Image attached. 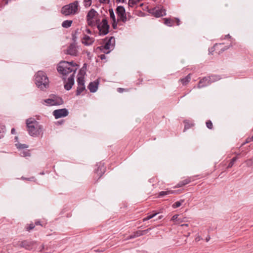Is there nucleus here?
Segmentation results:
<instances>
[{
	"mask_svg": "<svg viewBox=\"0 0 253 253\" xmlns=\"http://www.w3.org/2000/svg\"><path fill=\"white\" fill-rule=\"evenodd\" d=\"M219 79H220V78L218 76H216V75H211L209 77H205L204 78L202 79L200 81L198 87L199 88H201L202 87H204L206 86L207 85L206 84H202L203 83V82L205 81V82H210L211 83L213 82L217 81Z\"/></svg>",
	"mask_w": 253,
	"mask_h": 253,
	"instance_id": "9d476101",
	"label": "nucleus"
},
{
	"mask_svg": "<svg viewBox=\"0 0 253 253\" xmlns=\"http://www.w3.org/2000/svg\"><path fill=\"white\" fill-rule=\"evenodd\" d=\"M3 136V133H0V139H1Z\"/></svg>",
	"mask_w": 253,
	"mask_h": 253,
	"instance_id": "864d4df0",
	"label": "nucleus"
},
{
	"mask_svg": "<svg viewBox=\"0 0 253 253\" xmlns=\"http://www.w3.org/2000/svg\"><path fill=\"white\" fill-rule=\"evenodd\" d=\"M35 227V225L33 223H31L29 224V225L27 226L26 227V230L28 231H30V230L34 229Z\"/></svg>",
	"mask_w": 253,
	"mask_h": 253,
	"instance_id": "72a5a7b5",
	"label": "nucleus"
},
{
	"mask_svg": "<svg viewBox=\"0 0 253 253\" xmlns=\"http://www.w3.org/2000/svg\"><path fill=\"white\" fill-rule=\"evenodd\" d=\"M29 152L28 151H24L23 152V154H21V155L24 156H29Z\"/></svg>",
	"mask_w": 253,
	"mask_h": 253,
	"instance_id": "37998d69",
	"label": "nucleus"
},
{
	"mask_svg": "<svg viewBox=\"0 0 253 253\" xmlns=\"http://www.w3.org/2000/svg\"><path fill=\"white\" fill-rule=\"evenodd\" d=\"M78 2L75 1L68 5H66L61 8V12L65 16L74 15L78 11Z\"/></svg>",
	"mask_w": 253,
	"mask_h": 253,
	"instance_id": "20e7f679",
	"label": "nucleus"
},
{
	"mask_svg": "<svg viewBox=\"0 0 253 253\" xmlns=\"http://www.w3.org/2000/svg\"><path fill=\"white\" fill-rule=\"evenodd\" d=\"M126 0H116L117 2H125Z\"/></svg>",
	"mask_w": 253,
	"mask_h": 253,
	"instance_id": "de8ad7c7",
	"label": "nucleus"
},
{
	"mask_svg": "<svg viewBox=\"0 0 253 253\" xmlns=\"http://www.w3.org/2000/svg\"><path fill=\"white\" fill-rule=\"evenodd\" d=\"M65 53L71 56H77L78 55V50L76 45L75 44H71L67 48Z\"/></svg>",
	"mask_w": 253,
	"mask_h": 253,
	"instance_id": "2eb2a0df",
	"label": "nucleus"
},
{
	"mask_svg": "<svg viewBox=\"0 0 253 253\" xmlns=\"http://www.w3.org/2000/svg\"><path fill=\"white\" fill-rule=\"evenodd\" d=\"M201 237L198 235L195 238V241L196 242H198L201 240Z\"/></svg>",
	"mask_w": 253,
	"mask_h": 253,
	"instance_id": "79ce46f5",
	"label": "nucleus"
},
{
	"mask_svg": "<svg viewBox=\"0 0 253 253\" xmlns=\"http://www.w3.org/2000/svg\"><path fill=\"white\" fill-rule=\"evenodd\" d=\"M115 44V38L110 37L108 40L106 39L104 40V45L101 46L98 48L102 51V52L105 53H109L111 50L114 48Z\"/></svg>",
	"mask_w": 253,
	"mask_h": 253,
	"instance_id": "39448f33",
	"label": "nucleus"
},
{
	"mask_svg": "<svg viewBox=\"0 0 253 253\" xmlns=\"http://www.w3.org/2000/svg\"><path fill=\"white\" fill-rule=\"evenodd\" d=\"M210 237H207L206 239V242H209L210 240Z\"/></svg>",
	"mask_w": 253,
	"mask_h": 253,
	"instance_id": "603ef678",
	"label": "nucleus"
},
{
	"mask_svg": "<svg viewBox=\"0 0 253 253\" xmlns=\"http://www.w3.org/2000/svg\"><path fill=\"white\" fill-rule=\"evenodd\" d=\"M174 192L173 191H167L165 192H161L159 193V196L160 197H163L167 195L171 194H173Z\"/></svg>",
	"mask_w": 253,
	"mask_h": 253,
	"instance_id": "c85d7f7f",
	"label": "nucleus"
},
{
	"mask_svg": "<svg viewBox=\"0 0 253 253\" xmlns=\"http://www.w3.org/2000/svg\"><path fill=\"white\" fill-rule=\"evenodd\" d=\"M5 126L0 123V133H4L5 132Z\"/></svg>",
	"mask_w": 253,
	"mask_h": 253,
	"instance_id": "4c0bfd02",
	"label": "nucleus"
},
{
	"mask_svg": "<svg viewBox=\"0 0 253 253\" xmlns=\"http://www.w3.org/2000/svg\"><path fill=\"white\" fill-rule=\"evenodd\" d=\"M69 114V112L66 109L55 110L53 112V115L56 119L65 117Z\"/></svg>",
	"mask_w": 253,
	"mask_h": 253,
	"instance_id": "f8f14e48",
	"label": "nucleus"
},
{
	"mask_svg": "<svg viewBox=\"0 0 253 253\" xmlns=\"http://www.w3.org/2000/svg\"><path fill=\"white\" fill-rule=\"evenodd\" d=\"M103 1L106 2V1H109V0H102Z\"/></svg>",
	"mask_w": 253,
	"mask_h": 253,
	"instance_id": "13d9d810",
	"label": "nucleus"
},
{
	"mask_svg": "<svg viewBox=\"0 0 253 253\" xmlns=\"http://www.w3.org/2000/svg\"><path fill=\"white\" fill-rule=\"evenodd\" d=\"M162 218H163V216H162V215H161V216H160L158 217V219H162Z\"/></svg>",
	"mask_w": 253,
	"mask_h": 253,
	"instance_id": "6e6d98bb",
	"label": "nucleus"
},
{
	"mask_svg": "<svg viewBox=\"0 0 253 253\" xmlns=\"http://www.w3.org/2000/svg\"><path fill=\"white\" fill-rule=\"evenodd\" d=\"M98 14L97 12L94 9L89 10L87 14L86 20L87 24L90 26L93 27L99 21L98 19Z\"/></svg>",
	"mask_w": 253,
	"mask_h": 253,
	"instance_id": "423d86ee",
	"label": "nucleus"
},
{
	"mask_svg": "<svg viewBox=\"0 0 253 253\" xmlns=\"http://www.w3.org/2000/svg\"><path fill=\"white\" fill-rule=\"evenodd\" d=\"M185 217H180L178 214L174 215L171 219V220L174 222V224H179L185 221Z\"/></svg>",
	"mask_w": 253,
	"mask_h": 253,
	"instance_id": "412c9836",
	"label": "nucleus"
},
{
	"mask_svg": "<svg viewBox=\"0 0 253 253\" xmlns=\"http://www.w3.org/2000/svg\"><path fill=\"white\" fill-rule=\"evenodd\" d=\"M181 227H183V226H186V227H188V224H182L181 225Z\"/></svg>",
	"mask_w": 253,
	"mask_h": 253,
	"instance_id": "3c124183",
	"label": "nucleus"
},
{
	"mask_svg": "<svg viewBox=\"0 0 253 253\" xmlns=\"http://www.w3.org/2000/svg\"><path fill=\"white\" fill-rule=\"evenodd\" d=\"M149 12L156 17H160L166 15L165 10L158 7H155L149 10Z\"/></svg>",
	"mask_w": 253,
	"mask_h": 253,
	"instance_id": "ddd939ff",
	"label": "nucleus"
},
{
	"mask_svg": "<svg viewBox=\"0 0 253 253\" xmlns=\"http://www.w3.org/2000/svg\"><path fill=\"white\" fill-rule=\"evenodd\" d=\"M85 31H86V33H87L88 34H91V30L90 29H87V28L86 29Z\"/></svg>",
	"mask_w": 253,
	"mask_h": 253,
	"instance_id": "49530a36",
	"label": "nucleus"
},
{
	"mask_svg": "<svg viewBox=\"0 0 253 253\" xmlns=\"http://www.w3.org/2000/svg\"><path fill=\"white\" fill-rule=\"evenodd\" d=\"M252 141H253V140L252 139V137H249L246 139V143H249Z\"/></svg>",
	"mask_w": 253,
	"mask_h": 253,
	"instance_id": "c03bdc74",
	"label": "nucleus"
},
{
	"mask_svg": "<svg viewBox=\"0 0 253 253\" xmlns=\"http://www.w3.org/2000/svg\"><path fill=\"white\" fill-rule=\"evenodd\" d=\"M237 159H238V157H235L231 160H230V162L228 166H227V168H232L233 166L234 163L236 162V161Z\"/></svg>",
	"mask_w": 253,
	"mask_h": 253,
	"instance_id": "2f4dec72",
	"label": "nucleus"
},
{
	"mask_svg": "<svg viewBox=\"0 0 253 253\" xmlns=\"http://www.w3.org/2000/svg\"><path fill=\"white\" fill-rule=\"evenodd\" d=\"M191 181V177H188V178H187L186 179H185L184 180H183V181H182L183 184L184 185H186V184L189 183Z\"/></svg>",
	"mask_w": 253,
	"mask_h": 253,
	"instance_id": "c9c22d12",
	"label": "nucleus"
},
{
	"mask_svg": "<svg viewBox=\"0 0 253 253\" xmlns=\"http://www.w3.org/2000/svg\"><path fill=\"white\" fill-rule=\"evenodd\" d=\"M184 185L183 184L182 181H179L177 184L176 185V186L175 187V188H178V187H182V186H183Z\"/></svg>",
	"mask_w": 253,
	"mask_h": 253,
	"instance_id": "a19ab883",
	"label": "nucleus"
},
{
	"mask_svg": "<svg viewBox=\"0 0 253 253\" xmlns=\"http://www.w3.org/2000/svg\"><path fill=\"white\" fill-rule=\"evenodd\" d=\"M15 131V129L14 128H12V130H11V132H12V133L13 134L14 133V132Z\"/></svg>",
	"mask_w": 253,
	"mask_h": 253,
	"instance_id": "5fc2aeb1",
	"label": "nucleus"
},
{
	"mask_svg": "<svg viewBox=\"0 0 253 253\" xmlns=\"http://www.w3.org/2000/svg\"><path fill=\"white\" fill-rule=\"evenodd\" d=\"M43 248V246H42V249H41L40 251H42V250Z\"/></svg>",
	"mask_w": 253,
	"mask_h": 253,
	"instance_id": "bf43d9fd",
	"label": "nucleus"
},
{
	"mask_svg": "<svg viewBox=\"0 0 253 253\" xmlns=\"http://www.w3.org/2000/svg\"><path fill=\"white\" fill-rule=\"evenodd\" d=\"M72 23V21L71 20H65L63 22L62 24H61V25H62L63 27L67 28L70 27Z\"/></svg>",
	"mask_w": 253,
	"mask_h": 253,
	"instance_id": "a878e982",
	"label": "nucleus"
},
{
	"mask_svg": "<svg viewBox=\"0 0 253 253\" xmlns=\"http://www.w3.org/2000/svg\"><path fill=\"white\" fill-rule=\"evenodd\" d=\"M159 212H155V211L153 213L149 215H148L147 217H145L143 219V221L144 222L145 221H147L148 220L150 219L151 218H154L155 216H156Z\"/></svg>",
	"mask_w": 253,
	"mask_h": 253,
	"instance_id": "cd10ccee",
	"label": "nucleus"
},
{
	"mask_svg": "<svg viewBox=\"0 0 253 253\" xmlns=\"http://www.w3.org/2000/svg\"><path fill=\"white\" fill-rule=\"evenodd\" d=\"M16 146H17V148H18L19 149H25L28 147L27 145L26 144H16Z\"/></svg>",
	"mask_w": 253,
	"mask_h": 253,
	"instance_id": "e433bc0d",
	"label": "nucleus"
},
{
	"mask_svg": "<svg viewBox=\"0 0 253 253\" xmlns=\"http://www.w3.org/2000/svg\"><path fill=\"white\" fill-rule=\"evenodd\" d=\"M105 172V168L103 166H99L97 169L95 170V172L97 173L99 177L102 176Z\"/></svg>",
	"mask_w": 253,
	"mask_h": 253,
	"instance_id": "5701e85b",
	"label": "nucleus"
},
{
	"mask_svg": "<svg viewBox=\"0 0 253 253\" xmlns=\"http://www.w3.org/2000/svg\"><path fill=\"white\" fill-rule=\"evenodd\" d=\"M43 101L48 105H58L63 103V99L57 96H53L52 98L44 99Z\"/></svg>",
	"mask_w": 253,
	"mask_h": 253,
	"instance_id": "9b49d317",
	"label": "nucleus"
},
{
	"mask_svg": "<svg viewBox=\"0 0 253 253\" xmlns=\"http://www.w3.org/2000/svg\"><path fill=\"white\" fill-rule=\"evenodd\" d=\"M116 14L117 15V22H122L126 23L127 21L130 20V16H126V13L125 8L122 6H118L116 8Z\"/></svg>",
	"mask_w": 253,
	"mask_h": 253,
	"instance_id": "0eeeda50",
	"label": "nucleus"
},
{
	"mask_svg": "<svg viewBox=\"0 0 253 253\" xmlns=\"http://www.w3.org/2000/svg\"><path fill=\"white\" fill-rule=\"evenodd\" d=\"M189 235H190V233H189V232H188V234H187V235H186V237H188L189 236Z\"/></svg>",
	"mask_w": 253,
	"mask_h": 253,
	"instance_id": "4d7b16f0",
	"label": "nucleus"
},
{
	"mask_svg": "<svg viewBox=\"0 0 253 253\" xmlns=\"http://www.w3.org/2000/svg\"><path fill=\"white\" fill-rule=\"evenodd\" d=\"M109 12L110 14V17L112 19V21H113V27H114V28H116V27H117V23L118 22H117V19H116L113 9H109Z\"/></svg>",
	"mask_w": 253,
	"mask_h": 253,
	"instance_id": "aec40b11",
	"label": "nucleus"
},
{
	"mask_svg": "<svg viewBox=\"0 0 253 253\" xmlns=\"http://www.w3.org/2000/svg\"><path fill=\"white\" fill-rule=\"evenodd\" d=\"M190 79H191V76H190V74H189L188 75H187L185 77H184V78L180 79V81H181L182 84L186 85L189 82Z\"/></svg>",
	"mask_w": 253,
	"mask_h": 253,
	"instance_id": "b1692460",
	"label": "nucleus"
},
{
	"mask_svg": "<svg viewBox=\"0 0 253 253\" xmlns=\"http://www.w3.org/2000/svg\"><path fill=\"white\" fill-rule=\"evenodd\" d=\"M37 245V243L34 241H24L20 243L21 247L26 249L27 250H32L35 249V246Z\"/></svg>",
	"mask_w": 253,
	"mask_h": 253,
	"instance_id": "4468645a",
	"label": "nucleus"
},
{
	"mask_svg": "<svg viewBox=\"0 0 253 253\" xmlns=\"http://www.w3.org/2000/svg\"><path fill=\"white\" fill-rule=\"evenodd\" d=\"M78 69V65L74 62L61 61L58 66V71L63 75L67 76L70 74V76L74 77L76 70Z\"/></svg>",
	"mask_w": 253,
	"mask_h": 253,
	"instance_id": "f257e3e1",
	"label": "nucleus"
},
{
	"mask_svg": "<svg viewBox=\"0 0 253 253\" xmlns=\"http://www.w3.org/2000/svg\"><path fill=\"white\" fill-rule=\"evenodd\" d=\"M117 90L118 92H119V93H123L124 91H128V89H125V88H118L117 89Z\"/></svg>",
	"mask_w": 253,
	"mask_h": 253,
	"instance_id": "58836bf2",
	"label": "nucleus"
},
{
	"mask_svg": "<svg viewBox=\"0 0 253 253\" xmlns=\"http://www.w3.org/2000/svg\"><path fill=\"white\" fill-rule=\"evenodd\" d=\"M213 48V50H217L218 49H223V50H224L223 48V44L222 43H219V44H215V45L213 46L212 47ZM228 48H225V49H227Z\"/></svg>",
	"mask_w": 253,
	"mask_h": 253,
	"instance_id": "bb28decb",
	"label": "nucleus"
},
{
	"mask_svg": "<svg viewBox=\"0 0 253 253\" xmlns=\"http://www.w3.org/2000/svg\"><path fill=\"white\" fill-rule=\"evenodd\" d=\"M88 88L91 92H96L98 89V83L95 82L91 83L89 84Z\"/></svg>",
	"mask_w": 253,
	"mask_h": 253,
	"instance_id": "4be33fe9",
	"label": "nucleus"
},
{
	"mask_svg": "<svg viewBox=\"0 0 253 253\" xmlns=\"http://www.w3.org/2000/svg\"><path fill=\"white\" fill-rule=\"evenodd\" d=\"M82 41L83 44L86 45H90L93 43L94 40L93 38H90V37L85 35L82 38Z\"/></svg>",
	"mask_w": 253,
	"mask_h": 253,
	"instance_id": "a211bd4d",
	"label": "nucleus"
},
{
	"mask_svg": "<svg viewBox=\"0 0 253 253\" xmlns=\"http://www.w3.org/2000/svg\"><path fill=\"white\" fill-rule=\"evenodd\" d=\"M184 123L185 124L184 131L190 128V127H191L193 126V124L189 123L186 121H184Z\"/></svg>",
	"mask_w": 253,
	"mask_h": 253,
	"instance_id": "7c9ffc66",
	"label": "nucleus"
},
{
	"mask_svg": "<svg viewBox=\"0 0 253 253\" xmlns=\"http://www.w3.org/2000/svg\"><path fill=\"white\" fill-rule=\"evenodd\" d=\"M84 5L86 7L90 6L91 4V0H84Z\"/></svg>",
	"mask_w": 253,
	"mask_h": 253,
	"instance_id": "473e14b6",
	"label": "nucleus"
},
{
	"mask_svg": "<svg viewBox=\"0 0 253 253\" xmlns=\"http://www.w3.org/2000/svg\"><path fill=\"white\" fill-rule=\"evenodd\" d=\"M246 162L247 165L249 167L253 166V163H252L251 160H247Z\"/></svg>",
	"mask_w": 253,
	"mask_h": 253,
	"instance_id": "ea45409f",
	"label": "nucleus"
},
{
	"mask_svg": "<svg viewBox=\"0 0 253 253\" xmlns=\"http://www.w3.org/2000/svg\"><path fill=\"white\" fill-rule=\"evenodd\" d=\"M150 229H148L144 231L139 230L136 231V232H133L131 235L127 237L126 238V239H134V238H136L140 236H142L143 235L144 232H147Z\"/></svg>",
	"mask_w": 253,
	"mask_h": 253,
	"instance_id": "6ab92c4d",
	"label": "nucleus"
},
{
	"mask_svg": "<svg viewBox=\"0 0 253 253\" xmlns=\"http://www.w3.org/2000/svg\"><path fill=\"white\" fill-rule=\"evenodd\" d=\"M99 57L101 59H105V55L104 54H101V55H100Z\"/></svg>",
	"mask_w": 253,
	"mask_h": 253,
	"instance_id": "a18cd8bd",
	"label": "nucleus"
},
{
	"mask_svg": "<svg viewBox=\"0 0 253 253\" xmlns=\"http://www.w3.org/2000/svg\"><path fill=\"white\" fill-rule=\"evenodd\" d=\"M207 84V85H208L209 84H211V83H210V82H205H205H203V84Z\"/></svg>",
	"mask_w": 253,
	"mask_h": 253,
	"instance_id": "09e8293b",
	"label": "nucleus"
},
{
	"mask_svg": "<svg viewBox=\"0 0 253 253\" xmlns=\"http://www.w3.org/2000/svg\"><path fill=\"white\" fill-rule=\"evenodd\" d=\"M206 126L208 128L211 129L212 128V124L211 120L207 121L206 122Z\"/></svg>",
	"mask_w": 253,
	"mask_h": 253,
	"instance_id": "f704fd0d",
	"label": "nucleus"
},
{
	"mask_svg": "<svg viewBox=\"0 0 253 253\" xmlns=\"http://www.w3.org/2000/svg\"><path fill=\"white\" fill-rule=\"evenodd\" d=\"M251 137H252V139L253 140V135Z\"/></svg>",
	"mask_w": 253,
	"mask_h": 253,
	"instance_id": "052dcab7",
	"label": "nucleus"
},
{
	"mask_svg": "<svg viewBox=\"0 0 253 253\" xmlns=\"http://www.w3.org/2000/svg\"><path fill=\"white\" fill-rule=\"evenodd\" d=\"M74 84V77L73 76H69L67 79V81L65 82L64 85L65 89L67 90H70L72 85Z\"/></svg>",
	"mask_w": 253,
	"mask_h": 253,
	"instance_id": "f3484780",
	"label": "nucleus"
},
{
	"mask_svg": "<svg viewBox=\"0 0 253 253\" xmlns=\"http://www.w3.org/2000/svg\"><path fill=\"white\" fill-rule=\"evenodd\" d=\"M176 23V25L178 26L180 24V21L177 18H165L164 23L168 26L171 27L173 25L174 23Z\"/></svg>",
	"mask_w": 253,
	"mask_h": 253,
	"instance_id": "dca6fc26",
	"label": "nucleus"
},
{
	"mask_svg": "<svg viewBox=\"0 0 253 253\" xmlns=\"http://www.w3.org/2000/svg\"><path fill=\"white\" fill-rule=\"evenodd\" d=\"M35 225H41V224L40 221H36L35 222Z\"/></svg>",
	"mask_w": 253,
	"mask_h": 253,
	"instance_id": "8fccbe9b",
	"label": "nucleus"
},
{
	"mask_svg": "<svg viewBox=\"0 0 253 253\" xmlns=\"http://www.w3.org/2000/svg\"><path fill=\"white\" fill-rule=\"evenodd\" d=\"M96 25H97V28L100 35H105L108 33L109 26L106 19H103L102 21L99 23L98 22L97 24H96Z\"/></svg>",
	"mask_w": 253,
	"mask_h": 253,
	"instance_id": "6e6552de",
	"label": "nucleus"
},
{
	"mask_svg": "<svg viewBox=\"0 0 253 253\" xmlns=\"http://www.w3.org/2000/svg\"><path fill=\"white\" fill-rule=\"evenodd\" d=\"M140 1V0H128V6L133 7Z\"/></svg>",
	"mask_w": 253,
	"mask_h": 253,
	"instance_id": "393cba45",
	"label": "nucleus"
},
{
	"mask_svg": "<svg viewBox=\"0 0 253 253\" xmlns=\"http://www.w3.org/2000/svg\"><path fill=\"white\" fill-rule=\"evenodd\" d=\"M184 202V200H181L179 201H178V202H175L173 203V204L172 205V207L173 208H176L177 207H179L181 206L182 203Z\"/></svg>",
	"mask_w": 253,
	"mask_h": 253,
	"instance_id": "c756f323",
	"label": "nucleus"
},
{
	"mask_svg": "<svg viewBox=\"0 0 253 253\" xmlns=\"http://www.w3.org/2000/svg\"><path fill=\"white\" fill-rule=\"evenodd\" d=\"M35 81L37 86L41 89H45L48 87V79L42 71H38L36 74Z\"/></svg>",
	"mask_w": 253,
	"mask_h": 253,
	"instance_id": "7ed1b4c3",
	"label": "nucleus"
},
{
	"mask_svg": "<svg viewBox=\"0 0 253 253\" xmlns=\"http://www.w3.org/2000/svg\"><path fill=\"white\" fill-rule=\"evenodd\" d=\"M27 131L31 136H37L42 132V126L34 119L26 120Z\"/></svg>",
	"mask_w": 253,
	"mask_h": 253,
	"instance_id": "f03ea898",
	"label": "nucleus"
},
{
	"mask_svg": "<svg viewBox=\"0 0 253 253\" xmlns=\"http://www.w3.org/2000/svg\"><path fill=\"white\" fill-rule=\"evenodd\" d=\"M78 87L76 91V95H80L82 92L85 89V87L84 85V77L82 75H78L77 78Z\"/></svg>",
	"mask_w": 253,
	"mask_h": 253,
	"instance_id": "1a4fd4ad",
	"label": "nucleus"
}]
</instances>
